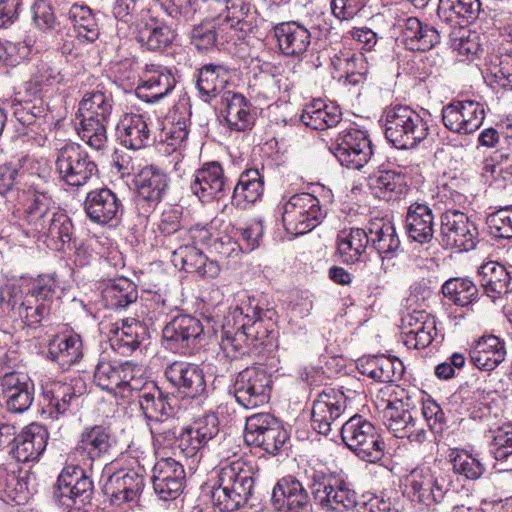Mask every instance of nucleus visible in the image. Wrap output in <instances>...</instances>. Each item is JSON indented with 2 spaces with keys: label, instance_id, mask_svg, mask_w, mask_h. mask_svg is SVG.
<instances>
[{
  "label": "nucleus",
  "instance_id": "bb28decb",
  "mask_svg": "<svg viewBox=\"0 0 512 512\" xmlns=\"http://www.w3.org/2000/svg\"><path fill=\"white\" fill-rule=\"evenodd\" d=\"M86 390L85 382L81 378H75L71 383L51 381L43 385L42 395L48 403L50 414L64 415L72 405V402L81 396Z\"/></svg>",
  "mask_w": 512,
  "mask_h": 512
},
{
  "label": "nucleus",
  "instance_id": "dca6fc26",
  "mask_svg": "<svg viewBox=\"0 0 512 512\" xmlns=\"http://www.w3.org/2000/svg\"><path fill=\"white\" fill-rule=\"evenodd\" d=\"M112 447L109 430L101 425L88 426L83 429L71 455L84 467L92 469L96 460L108 454Z\"/></svg>",
  "mask_w": 512,
  "mask_h": 512
},
{
  "label": "nucleus",
  "instance_id": "774afa93",
  "mask_svg": "<svg viewBox=\"0 0 512 512\" xmlns=\"http://www.w3.org/2000/svg\"><path fill=\"white\" fill-rule=\"evenodd\" d=\"M488 232L495 238L512 239V207H505L486 219Z\"/></svg>",
  "mask_w": 512,
  "mask_h": 512
},
{
  "label": "nucleus",
  "instance_id": "0eeeda50",
  "mask_svg": "<svg viewBox=\"0 0 512 512\" xmlns=\"http://www.w3.org/2000/svg\"><path fill=\"white\" fill-rule=\"evenodd\" d=\"M407 481L413 499L431 511H437L450 493V475L440 469H414Z\"/></svg>",
  "mask_w": 512,
  "mask_h": 512
},
{
  "label": "nucleus",
  "instance_id": "052dcab7",
  "mask_svg": "<svg viewBox=\"0 0 512 512\" xmlns=\"http://www.w3.org/2000/svg\"><path fill=\"white\" fill-rule=\"evenodd\" d=\"M45 226L43 231L38 232L39 234L45 235L56 244L60 243L61 246L72 245L73 224L64 211L59 209Z\"/></svg>",
  "mask_w": 512,
  "mask_h": 512
},
{
  "label": "nucleus",
  "instance_id": "4d7b16f0",
  "mask_svg": "<svg viewBox=\"0 0 512 512\" xmlns=\"http://www.w3.org/2000/svg\"><path fill=\"white\" fill-rule=\"evenodd\" d=\"M443 295L455 305L465 307L478 299L476 284L468 278H451L442 286Z\"/></svg>",
  "mask_w": 512,
  "mask_h": 512
},
{
  "label": "nucleus",
  "instance_id": "7ed1b4c3",
  "mask_svg": "<svg viewBox=\"0 0 512 512\" xmlns=\"http://www.w3.org/2000/svg\"><path fill=\"white\" fill-rule=\"evenodd\" d=\"M174 240L182 243L172 250V263L175 267L194 272L201 277L214 278L219 274L220 267L217 262L209 260L200 249L199 243L209 240V231L205 228L193 227L189 231L174 229Z\"/></svg>",
  "mask_w": 512,
  "mask_h": 512
},
{
  "label": "nucleus",
  "instance_id": "f03ea898",
  "mask_svg": "<svg viewBox=\"0 0 512 512\" xmlns=\"http://www.w3.org/2000/svg\"><path fill=\"white\" fill-rule=\"evenodd\" d=\"M386 139L398 149H412L429 134V125L418 112L406 105H391L382 116Z\"/></svg>",
  "mask_w": 512,
  "mask_h": 512
},
{
  "label": "nucleus",
  "instance_id": "de8ad7c7",
  "mask_svg": "<svg viewBox=\"0 0 512 512\" xmlns=\"http://www.w3.org/2000/svg\"><path fill=\"white\" fill-rule=\"evenodd\" d=\"M481 11L480 0H439L437 15L447 23H471Z\"/></svg>",
  "mask_w": 512,
  "mask_h": 512
},
{
  "label": "nucleus",
  "instance_id": "0e129e2a",
  "mask_svg": "<svg viewBox=\"0 0 512 512\" xmlns=\"http://www.w3.org/2000/svg\"><path fill=\"white\" fill-rule=\"evenodd\" d=\"M211 502L221 512H235L247 504L246 500L229 487L225 488L218 479L211 490Z\"/></svg>",
  "mask_w": 512,
  "mask_h": 512
},
{
  "label": "nucleus",
  "instance_id": "473e14b6",
  "mask_svg": "<svg viewBox=\"0 0 512 512\" xmlns=\"http://www.w3.org/2000/svg\"><path fill=\"white\" fill-rule=\"evenodd\" d=\"M47 358L67 371L83 358V343L78 334H61L48 343Z\"/></svg>",
  "mask_w": 512,
  "mask_h": 512
},
{
  "label": "nucleus",
  "instance_id": "2f4dec72",
  "mask_svg": "<svg viewBox=\"0 0 512 512\" xmlns=\"http://www.w3.org/2000/svg\"><path fill=\"white\" fill-rule=\"evenodd\" d=\"M369 245L382 257L393 258L401 249V242L394 224L383 218L369 221L367 228Z\"/></svg>",
  "mask_w": 512,
  "mask_h": 512
},
{
  "label": "nucleus",
  "instance_id": "bf43d9fd",
  "mask_svg": "<svg viewBox=\"0 0 512 512\" xmlns=\"http://www.w3.org/2000/svg\"><path fill=\"white\" fill-rule=\"evenodd\" d=\"M451 47L460 61L473 60L480 51L479 35L464 27H458L450 35Z\"/></svg>",
  "mask_w": 512,
  "mask_h": 512
},
{
  "label": "nucleus",
  "instance_id": "c85d7f7f",
  "mask_svg": "<svg viewBox=\"0 0 512 512\" xmlns=\"http://www.w3.org/2000/svg\"><path fill=\"white\" fill-rule=\"evenodd\" d=\"M506 345L495 335H484L475 340L469 349L471 363L483 371H492L506 358Z\"/></svg>",
  "mask_w": 512,
  "mask_h": 512
},
{
  "label": "nucleus",
  "instance_id": "c9c22d12",
  "mask_svg": "<svg viewBox=\"0 0 512 512\" xmlns=\"http://www.w3.org/2000/svg\"><path fill=\"white\" fill-rule=\"evenodd\" d=\"M278 47L287 56H299L311 43L309 30L296 21L282 22L274 27Z\"/></svg>",
  "mask_w": 512,
  "mask_h": 512
},
{
  "label": "nucleus",
  "instance_id": "c756f323",
  "mask_svg": "<svg viewBox=\"0 0 512 512\" xmlns=\"http://www.w3.org/2000/svg\"><path fill=\"white\" fill-rule=\"evenodd\" d=\"M478 277L484 293L493 302L512 293V271L498 262L482 264L478 269Z\"/></svg>",
  "mask_w": 512,
  "mask_h": 512
},
{
  "label": "nucleus",
  "instance_id": "ea45409f",
  "mask_svg": "<svg viewBox=\"0 0 512 512\" xmlns=\"http://www.w3.org/2000/svg\"><path fill=\"white\" fill-rule=\"evenodd\" d=\"M138 402L146 423L176 413L175 397L163 392L155 384H150L148 391L139 394Z\"/></svg>",
  "mask_w": 512,
  "mask_h": 512
},
{
  "label": "nucleus",
  "instance_id": "4468645a",
  "mask_svg": "<svg viewBox=\"0 0 512 512\" xmlns=\"http://www.w3.org/2000/svg\"><path fill=\"white\" fill-rule=\"evenodd\" d=\"M409 406V399L406 402L397 397L389 399L383 409V422L395 437L421 442L426 433L414 419Z\"/></svg>",
  "mask_w": 512,
  "mask_h": 512
},
{
  "label": "nucleus",
  "instance_id": "20e7f679",
  "mask_svg": "<svg viewBox=\"0 0 512 512\" xmlns=\"http://www.w3.org/2000/svg\"><path fill=\"white\" fill-rule=\"evenodd\" d=\"M345 445L361 460L376 463L384 456V442L375 426L361 415L351 416L341 426Z\"/></svg>",
  "mask_w": 512,
  "mask_h": 512
},
{
  "label": "nucleus",
  "instance_id": "e433bc0d",
  "mask_svg": "<svg viewBox=\"0 0 512 512\" xmlns=\"http://www.w3.org/2000/svg\"><path fill=\"white\" fill-rule=\"evenodd\" d=\"M111 332L110 346L121 355L131 354L148 338L147 327L133 318L123 320L121 326Z\"/></svg>",
  "mask_w": 512,
  "mask_h": 512
},
{
  "label": "nucleus",
  "instance_id": "f257e3e1",
  "mask_svg": "<svg viewBox=\"0 0 512 512\" xmlns=\"http://www.w3.org/2000/svg\"><path fill=\"white\" fill-rule=\"evenodd\" d=\"M155 447H172L179 455L191 460L195 467L208 443L219 433L215 414H207L193 421L178 434L179 421L175 413L146 423Z\"/></svg>",
  "mask_w": 512,
  "mask_h": 512
},
{
  "label": "nucleus",
  "instance_id": "37998d69",
  "mask_svg": "<svg viewBox=\"0 0 512 512\" xmlns=\"http://www.w3.org/2000/svg\"><path fill=\"white\" fill-rule=\"evenodd\" d=\"M342 113L339 107L327 105L322 100H313L303 109L301 122L314 130H325L336 126L341 121Z\"/></svg>",
  "mask_w": 512,
  "mask_h": 512
},
{
  "label": "nucleus",
  "instance_id": "3c124183",
  "mask_svg": "<svg viewBox=\"0 0 512 512\" xmlns=\"http://www.w3.org/2000/svg\"><path fill=\"white\" fill-rule=\"evenodd\" d=\"M68 17L80 43H94L99 38L98 22L88 6L74 4L69 9Z\"/></svg>",
  "mask_w": 512,
  "mask_h": 512
},
{
  "label": "nucleus",
  "instance_id": "6e6552de",
  "mask_svg": "<svg viewBox=\"0 0 512 512\" xmlns=\"http://www.w3.org/2000/svg\"><path fill=\"white\" fill-rule=\"evenodd\" d=\"M93 493V481L84 468L67 465L58 476L53 498L62 506L80 509L81 506L90 503Z\"/></svg>",
  "mask_w": 512,
  "mask_h": 512
},
{
  "label": "nucleus",
  "instance_id": "39448f33",
  "mask_svg": "<svg viewBox=\"0 0 512 512\" xmlns=\"http://www.w3.org/2000/svg\"><path fill=\"white\" fill-rule=\"evenodd\" d=\"M282 223L292 235H303L317 227L326 216L320 200L310 193L291 196L281 207Z\"/></svg>",
  "mask_w": 512,
  "mask_h": 512
},
{
  "label": "nucleus",
  "instance_id": "6e6d98bb",
  "mask_svg": "<svg viewBox=\"0 0 512 512\" xmlns=\"http://www.w3.org/2000/svg\"><path fill=\"white\" fill-rule=\"evenodd\" d=\"M306 475L309 480L308 487L315 502L324 510L334 511L333 476L314 469L310 473L306 471Z\"/></svg>",
  "mask_w": 512,
  "mask_h": 512
},
{
  "label": "nucleus",
  "instance_id": "f704fd0d",
  "mask_svg": "<svg viewBox=\"0 0 512 512\" xmlns=\"http://www.w3.org/2000/svg\"><path fill=\"white\" fill-rule=\"evenodd\" d=\"M131 377V362L101 357L95 366L93 381L102 390L117 395L125 380Z\"/></svg>",
  "mask_w": 512,
  "mask_h": 512
},
{
  "label": "nucleus",
  "instance_id": "864d4df0",
  "mask_svg": "<svg viewBox=\"0 0 512 512\" xmlns=\"http://www.w3.org/2000/svg\"><path fill=\"white\" fill-rule=\"evenodd\" d=\"M105 306L109 309H121L134 303L138 298L136 285L127 278L110 281L102 292Z\"/></svg>",
  "mask_w": 512,
  "mask_h": 512
},
{
  "label": "nucleus",
  "instance_id": "aec40b11",
  "mask_svg": "<svg viewBox=\"0 0 512 512\" xmlns=\"http://www.w3.org/2000/svg\"><path fill=\"white\" fill-rule=\"evenodd\" d=\"M165 377L179 393L188 398L199 397L206 390L203 369L193 363L175 361L166 367Z\"/></svg>",
  "mask_w": 512,
  "mask_h": 512
},
{
  "label": "nucleus",
  "instance_id": "9d476101",
  "mask_svg": "<svg viewBox=\"0 0 512 512\" xmlns=\"http://www.w3.org/2000/svg\"><path fill=\"white\" fill-rule=\"evenodd\" d=\"M271 376L262 367H247L236 376L233 384L236 401L246 409L268 403L271 394Z\"/></svg>",
  "mask_w": 512,
  "mask_h": 512
},
{
  "label": "nucleus",
  "instance_id": "412c9836",
  "mask_svg": "<svg viewBox=\"0 0 512 512\" xmlns=\"http://www.w3.org/2000/svg\"><path fill=\"white\" fill-rule=\"evenodd\" d=\"M227 179L220 163H205L193 175L190 188L203 203L219 200L225 195Z\"/></svg>",
  "mask_w": 512,
  "mask_h": 512
},
{
  "label": "nucleus",
  "instance_id": "5fc2aeb1",
  "mask_svg": "<svg viewBox=\"0 0 512 512\" xmlns=\"http://www.w3.org/2000/svg\"><path fill=\"white\" fill-rule=\"evenodd\" d=\"M21 469L14 464H0V492L17 504L27 500V482L20 476Z\"/></svg>",
  "mask_w": 512,
  "mask_h": 512
},
{
  "label": "nucleus",
  "instance_id": "a878e982",
  "mask_svg": "<svg viewBox=\"0 0 512 512\" xmlns=\"http://www.w3.org/2000/svg\"><path fill=\"white\" fill-rule=\"evenodd\" d=\"M48 438L49 433L45 426L32 423L18 434L10 454L17 462L35 461L45 451Z\"/></svg>",
  "mask_w": 512,
  "mask_h": 512
},
{
  "label": "nucleus",
  "instance_id": "f3484780",
  "mask_svg": "<svg viewBox=\"0 0 512 512\" xmlns=\"http://www.w3.org/2000/svg\"><path fill=\"white\" fill-rule=\"evenodd\" d=\"M84 210L92 222L106 225L120 220L124 206L116 193L108 188H101L87 193Z\"/></svg>",
  "mask_w": 512,
  "mask_h": 512
},
{
  "label": "nucleus",
  "instance_id": "603ef678",
  "mask_svg": "<svg viewBox=\"0 0 512 512\" xmlns=\"http://www.w3.org/2000/svg\"><path fill=\"white\" fill-rule=\"evenodd\" d=\"M113 106L114 101L110 93L93 90L84 94L79 103V114L81 117L109 122Z\"/></svg>",
  "mask_w": 512,
  "mask_h": 512
},
{
  "label": "nucleus",
  "instance_id": "a18cd8bd",
  "mask_svg": "<svg viewBox=\"0 0 512 512\" xmlns=\"http://www.w3.org/2000/svg\"><path fill=\"white\" fill-rule=\"evenodd\" d=\"M222 101L225 106V121L235 131H244L253 122L249 101L240 93L224 91Z\"/></svg>",
  "mask_w": 512,
  "mask_h": 512
},
{
  "label": "nucleus",
  "instance_id": "9b49d317",
  "mask_svg": "<svg viewBox=\"0 0 512 512\" xmlns=\"http://www.w3.org/2000/svg\"><path fill=\"white\" fill-rule=\"evenodd\" d=\"M347 409V399L343 392L327 388L319 393L313 402L311 422L315 431L322 435L336 429L341 430L342 418Z\"/></svg>",
  "mask_w": 512,
  "mask_h": 512
},
{
  "label": "nucleus",
  "instance_id": "a211bd4d",
  "mask_svg": "<svg viewBox=\"0 0 512 512\" xmlns=\"http://www.w3.org/2000/svg\"><path fill=\"white\" fill-rule=\"evenodd\" d=\"M152 483L155 493L164 501L176 499L185 481L183 465L173 458H162L153 466Z\"/></svg>",
  "mask_w": 512,
  "mask_h": 512
},
{
  "label": "nucleus",
  "instance_id": "680f3d73",
  "mask_svg": "<svg viewBox=\"0 0 512 512\" xmlns=\"http://www.w3.org/2000/svg\"><path fill=\"white\" fill-rule=\"evenodd\" d=\"M58 282L52 275H43L32 282L26 295L29 302L44 304L46 303L51 310L53 300L56 296Z\"/></svg>",
  "mask_w": 512,
  "mask_h": 512
},
{
  "label": "nucleus",
  "instance_id": "6ab92c4d",
  "mask_svg": "<svg viewBox=\"0 0 512 512\" xmlns=\"http://www.w3.org/2000/svg\"><path fill=\"white\" fill-rule=\"evenodd\" d=\"M273 507L280 512H310L312 505L307 490L293 476L281 478L272 490Z\"/></svg>",
  "mask_w": 512,
  "mask_h": 512
},
{
  "label": "nucleus",
  "instance_id": "7c9ffc66",
  "mask_svg": "<svg viewBox=\"0 0 512 512\" xmlns=\"http://www.w3.org/2000/svg\"><path fill=\"white\" fill-rule=\"evenodd\" d=\"M218 480L225 488L229 487L247 502L253 494V472L243 459L223 463L218 471Z\"/></svg>",
  "mask_w": 512,
  "mask_h": 512
},
{
  "label": "nucleus",
  "instance_id": "1a4fd4ad",
  "mask_svg": "<svg viewBox=\"0 0 512 512\" xmlns=\"http://www.w3.org/2000/svg\"><path fill=\"white\" fill-rule=\"evenodd\" d=\"M478 231L473 221L459 210L441 215L440 243L445 249L468 252L476 247Z\"/></svg>",
  "mask_w": 512,
  "mask_h": 512
},
{
  "label": "nucleus",
  "instance_id": "cd10ccee",
  "mask_svg": "<svg viewBox=\"0 0 512 512\" xmlns=\"http://www.w3.org/2000/svg\"><path fill=\"white\" fill-rule=\"evenodd\" d=\"M203 325L194 316L181 314L174 317L163 329V339L175 349H190L203 333Z\"/></svg>",
  "mask_w": 512,
  "mask_h": 512
},
{
  "label": "nucleus",
  "instance_id": "e2e57ef3",
  "mask_svg": "<svg viewBox=\"0 0 512 512\" xmlns=\"http://www.w3.org/2000/svg\"><path fill=\"white\" fill-rule=\"evenodd\" d=\"M451 463L454 473L467 480H477L485 472V466L480 459L467 451L456 452Z\"/></svg>",
  "mask_w": 512,
  "mask_h": 512
},
{
  "label": "nucleus",
  "instance_id": "338daca9",
  "mask_svg": "<svg viewBox=\"0 0 512 512\" xmlns=\"http://www.w3.org/2000/svg\"><path fill=\"white\" fill-rule=\"evenodd\" d=\"M276 418L269 413H257L246 418L244 439L248 445L259 443V438L272 428Z\"/></svg>",
  "mask_w": 512,
  "mask_h": 512
},
{
  "label": "nucleus",
  "instance_id": "09e8293b",
  "mask_svg": "<svg viewBox=\"0 0 512 512\" xmlns=\"http://www.w3.org/2000/svg\"><path fill=\"white\" fill-rule=\"evenodd\" d=\"M369 188L380 199L391 200L400 197L407 190L406 177L396 171H379L369 177Z\"/></svg>",
  "mask_w": 512,
  "mask_h": 512
},
{
  "label": "nucleus",
  "instance_id": "5701e85b",
  "mask_svg": "<svg viewBox=\"0 0 512 512\" xmlns=\"http://www.w3.org/2000/svg\"><path fill=\"white\" fill-rule=\"evenodd\" d=\"M176 80L171 71L164 66L149 64L141 78V83L136 87V95L139 99L154 103L167 96L175 87Z\"/></svg>",
  "mask_w": 512,
  "mask_h": 512
},
{
  "label": "nucleus",
  "instance_id": "69168bd1",
  "mask_svg": "<svg viewBox=\"0 0 512 512\" xmlns=\"http://www.w3.org/2000/svg\"><path fill=\"white\" fill-rule=\"evenodd\" d=\"M489 445L491 455L497 461L507 460L512 456V423H506L494 430Z\"/></svg>",
  "mask_w": 512,
  "mask_h": 512
},
{
  "label": "nucleus",
  "instance_id": "ddd939ff",
  "mask_svg": "<svg viewBox=\"0 0 512 512\" xmlns=\"http://www.w3.org/2000/svg\"><path fill=\"white\" fill-rule=\"evenodd\" d=\"M485 119L482 103L471 100H455L442 109V121L451 132L469 135L476 132Z\"/></svg>",
  "mask_w": 512,
  "mask_h": 512
},
{
  "label": "nucleus",
  "instance_id": "b1692460",
  "mask_svg": "<svg viewBox=\"0 0 512 512\" xmlns=\"http://www.w3.org/2000/svg\"><path fill=\"white\" fill-rule=\"evenodd\" d=\"M402 340L408 348L423 349L437 334L434 317L422 311H414L402 318Z\"/></svg>",
  "mask_w": 512,
  "mask_h": 512
},
{
  "label": "nucleus",
  "instance_id": "8fccbe9b",
  "mask_svg": "<svg viewBox=\"0 0 512 512\" xmlns=\"http://www.w3.org/2000/svg\"><path fill=\"white\" fill-rule=\"evenodd\" d=\"M229 72L223 65L207 64L198 75L196 87L201 98L209 102L220 94L228 83Z\"/></svg>",
  "mask_w": 512,
  "mask_h": 512
},
{
  "label": "nucleus",
  "instance_id": "2eb2a0df",
  "mask_svg": "<svg viewBox=\"0 0 512 512\" xmlns=\"http://www.w3.org/2000/svg\"><path fill=\"white\" fill-rule=\"evenodd\" d=\"M144 486V475L132 467L113 473L105 483L103 492L109 498L111 505L121 507L124 504L136 502Z\"/></svg>",
  "mask_w": 512,
  "mask_h": 512
},
{
  "label": "nucleus",
  "instance_id": "f8f14e48",
  "mask_svg": "<svg viewBox=\"0 0 512 512\" xmlns=\"http://www.w3.org/2000/svg\"><path fill=\"white\" fill-rule=\"evenodd\" d=\"M330 149L338 161L350 169H361L373 155L367 133L354 127L341 131Z\"/></svg>",
  "mask_w": 512,
  "mask_h": 512
},
{
  "label": "nucleus",
  "instance_id": "58836bf2",
  "mask_svg": "<svg viewBox=\"0 0 512 512\" xmlns=\"http://www.w3.org/2000/svg\"><path fill=\"white\" fill-rule=\"evenodd\" d=\"M408 236L420 244L430 242L434 236V216L431 208L423 203H413L406 215Z\"/></svg>",
  "mask_w": 512,
  "mask_h": 512
},
{
  "label": "nucleus",
  "instance_id": "a19ab883",
  "mask_svg": "<svg viewBox=\"0 0 512 512\" xmlns=\"http://www.w3.org/2000/svg\"><path fill=\"white\" fill-rule=\"evenodd\" d=\"M121 143L132 150H139L148 146L151 131L143 115L127 114L117 126Z\"/></svg>",
  "mask_w": 512,
  "mask_h": 512
},
{
  "label": "nucleus",
  "instance_id": "c03bdc74",
  "mask_svg": "<svg viewBox=\"0 0 512 512\" xmlns=\"http://www.w3.org/2000/svg\"><path fill=\"white\" fill-rule=\"evenodd\" d=\"M369 245L366 229L353 227L338 234L337 251L343 263L361 261Z\"/></svg>",
  "mask_w": 512,
  "mask_h": 512
},
{
  "label": "nucleus",
  "instance_id": "393cba45",
  "mask_svg": "<svg viewBox=\"0 0 512 512\" xmlns=\"http://www.w3.org/2000/svg\"><path fill=\"white\" fill-rule=\"evenodd\" d=\"M398 25L401 42L410 51H428L440 42V32L417 17L400 20Z\"/></svg>",
  "mask_w": 512,
  "mask_h": 512
},
{
  "label": "nucleus",
  "instance_id": "49530a36",
  "mask_svg": "<svg viewBox=\"0 0 512 512\" xmlns=\"http://www.w3.org/2000/svg\"><path fill=\"white\" fill-rule=\"evenodd\" d=\"M264 180L257 169H249L241 173L233 190L232 203L240 208L254 204L263 194Z\"/></svg>",
  "mask_w": 512,
  "mask_h": 512
},
{
  "label": "nucleus",
  "instance_id": "4be33fe9",
  "mask_svg": "<svg viewBox=\"0 0 512 512\" xmlns=\"http://www.w3.org/2000/svg\"><path fill=\"white\" fill-rule=\"evenodd\" d=\"M138 208L144 209V213H150L161 201L168 187V177L160 169L154 166H146L136 175Z\"/></svg>",
  "mask_w": 512,
  "mask_h": 512
},
{
  "label": "nucleus",
  "instance_id": "13d9d810",
  "mask_svg": "<svg viewBox=\"0 0 512 512\" xmlns=\"http://www.w3.org/2000/svg\"><path fill=\"white\" fill-rule=\"evenodd\" d=\"M108 121L81 117L77 132L79 137L96 151H103L108 144Z\"/></svg>",
  "mask_w": 512,
  "mask_h": 512
},
{
  "label": "nucleus",
  "instance_id": "423d86ee",
  "mask_svg": "<svg viewBox=\"0 0 512 512\" xmlns=\"http://www.w3.org/2000/svg\"><path fill=\"white\" fill-rule=\"evenodd\" d=\"M55 171L67 185L81 187L97 175L98 167L79 144L67 142L56 149Z\"/></svg>",
  "mask_w": 512,
  "mask_h": 512
},
{
  "label": "nucleus",
  "instance_id": "4c0bfd02",
  "mask_svg": "<svg viewBox=\"0 0 512 512\" xmlns=\"http://www.w3.org/2000/svg\"><path fill=\"white\" fill-rule=\"evenodd\" d=\"M358 368L363 375L383 383L399 380L404 372L403 363L398 358L385 355L362 358Z\"/></svg>",
  "mask_w": 512,
  "mask_h": 512
},
{
  "label": "nucleus",
  "instance_id": "79ce46f5",
  "mask_svg": "<svg viewBox=\"0 0 512 512\" xmlns=\"http://www.w3.org/2000/svg\"><path fill=\"white\" fill-rule=\"evenodd\" d=\"M176 38L175 30L157 19L138 24L137 40L147 49L162 51L169 47Z\"/></svg>",
  "mask_w": 512,
  "mask_h": 512
},
{
  "label": "nucleus",
  "instance_id": "72a5a7b5",
  "mask_svg": "<svg viewBox=\"0 0 512 512\" xmlns=\"http://www.w3.org/2000/svg\"><path fill=\"white\" fill-rule=\"evenodd\" d=\"M52 196L43 191H29L22 220L33 233L43 231L45 224L59 210Z\"/></svg>",
  "mask_w": 512,
  "mask_h": 512
}]
</instances>
